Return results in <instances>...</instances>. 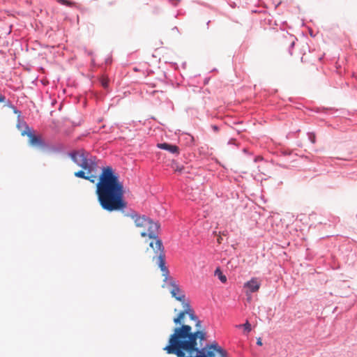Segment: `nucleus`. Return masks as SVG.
Listing matches in <instances>:
<instances>
[{"label":"nucleus","mask_w":357,"mask_h":357,"mask_svg":"<svg viewBox=\"0 0 357 357\" xmlns=\"http://www.w3.org/2000/svg\"><path fill=\"white\" fill-rule=\"evenodd\" d=\"M206 340L204 330L192 332L190 326L182 324L174 329L164 350L168 354H175L177 357H215V352L220 357H227L226 351L215 342L203 346L202 342Z\"/></svg>","instance_id":"nucleus-1"},{"label":"nucleus","mask_w":357,"mask_h":357,"mask_svg":"<svg viewBox=\"0 0 357 357\" xmlns=\"http://www.w3.org/2000/svg\"><path fill=\"white\" fill-rule=\"evenodd\" d=\"M70 158L75 163L91 174L96 167L94 159L89 158V154L83 150L74 151L70 153Z\"/></svg>","instance_id":"nucleus-4"},{"label":"nucleus","mask_w":357,"mask_h":357,"mask_svg":"<svg viewBox=\"0 0 357 357\" xmlns=\"http://www.w3.org/2000/svg\"><path fill=\"white\" fill-rule=\"evenodd\" d=\"M168 276L167 279H164L165 282H167L168 280ZM169 284L172 286V289L170 293L173 297H174L177 301H179L183 303V304L185 303V294L180 289L179 287L176 284L175 281L172 278H169Z\"/></svg>","instance_id":"nucleus-5"},{"label":"nucleus","mask_w":357,"mask_h":357,"mask_svg":"<svg viewBox=\"0 0 357 357\" xmlns=\"http://www.w3.org/2000/svg\"><path fill=\"white\" fill-rule=\"evenodd\" d=\"M100 83L102 84V86L106 89L108 87V85H109V79L108 77H105V76H102L101 78H100Z\"/></svg>","instance_id":"nucleus-14"},{"label":"nucleus","mask_w":357,"mask_h":357,"mask_svg":"<svg viewBox=\"0 0 357 357\" xmlns=\"http://www.w3.org/2000/svg\"><path fill=\"white\" fill-rule=\"evenodd\" d=\"M6 100V97L3 95H0V102H3Z\"/></svg>","instance_id":"nucleus-17"},{"label":"nucleus","mask_w":357,"mask_h":357,"mask_svg":"<svg viewBox=\"0 0 357 357\" xmlns=\"http://www.w3.org/2000/svg\"><path fill=\"white\" fill-rule=\"evenodd\" d=\"M172 167L176 172L182 173L184 167L183 166H180L178 163L173 162L172 164Z\"/></svg>","instance_id":"nucleus-13"},{"label":"nucleus","mask_w":357,"mask_h":357,"mask_svg":"<svg viewBox=\"0 0 357 357\" xmlns=\"http://www.w3.org/2000/svg\"><path fill=\"white\" fill-rule=\"evenodd\" d=\"M215 275L218 276L219 280L222 283H225L227 282V277L225 275H223L222 272L219 268H216V270L215 271Z\"/></svg>","instance_id":"nucleus-12"},{"label":"nucleus","mask_w":357,"mask_h":357,"mask_svg":"<svg viewBox=\"0 0 357 357\" xmlns=\"http://www.w3.org/2000/svg\"><path fill=\"white\" fill-rule=\"evenodd\" d=\"M184 310L180 312L176 317L174 319V322L175 324H181L183 322V319L185 315L186 314V307H183Z\"/></svg>","instance_id":"nucleus-10"},{"label":"nucleus","mask_w":357,"mask_h":357,"mask_svg":"<svg viewBox=\"0 0 357 357\" xmlns=\"http://www.w3.org/2000/svg\"><path fill=\"white\" fill-rule=\"evenodd\" d=\"M183 307H186V314H188L192 320H197V317L195 314L193 310L191 309L190 305L188 303H184Z\"/></svg>","instance_id":"nucleus-11"},{"label":"nucleus","mask_w":357,"mask_h":357,"mask_svg":"<svg viewBox=\"0 0 357 357\" xmlns=\"http://www.w3.org/2000/svg\"><path fill=\"white\" fill-rule=\"evenodd\" d=\"M75 176L78 178H82L86 180H89L91 182H94V176L91 174H88L86 172H84L83 170H79L76 172H75Z\"/></svg>","instance_id":"nucleus-9"},{"label":"nucleus","mask_w":357,"mask_h":357,"mask_svg":"<svg viewBox=\"0 0 357 357\" xmlns=\"http://www.w3.org/2000/svg\"><path fill=\"white\" fill-rule=\"evenodd\" d=\"M60 2L62 3V4H65V5H69L70 4L67 0H60Z\"/></svg>","instance_id":"nucleus-18"},{"label":"nucleus","mask_w":357,"mask_h":357,"mask_svg":"<svg viewBox=\"0 0 357 357\" xmlns=\"http://www.w3.org/2000/svg\"><path fill=\"white\" fill-rule=\"evenodd\" d=\"M261 287V282L257 278H252L250 280L244 284V287L247 288L250 293L258 291Z\"/></svg>","instance_id":"nucleus-6"},{"label":"nucleus","mask_w":357,"mask_h":357,"mask_svg":"<svg viewBox=\"0 0 357 357\" xmlns=\"http://www.w3.org/2000/svg\"><path fill=\"white\" fill-rule=\"evenodd\" d=\"M196 321V327L197 328H201V326H202V322L200 320H199L198 319H197Z\"/></svg>","instance_id":"nucleus-16"},{"label":"nucleus","mask_w":357,"mask_h":357,"mask_svg":"<svg viewBox=\"0 0 357 357\" xmlns=\"http://www.w3.org/2000/svg\"><path fill=\"white\" fill-rule=\"evenodd\" d=\"M242 326L246 331L250 332L251 331V325L248 321Z\"/></svg>","instance_id":"nucleus-15"},{"label":"nucleus","mask_w":357,"mask_h":357,"mask_svg":"<svg viewBox=\"0 0 357 357\" xmlns=\"http://www.w3.org/2000/svg\"><path fill=\"white\" fill-rule=\"evenodd\" d=\"M29 137V142L33 146L42 147L44 146V142L40 136L33 134L31 131L26 132Z\"/></svg>","instance_id":"nucleus-7"},{"label":"nucleus","mask_w":357,"mask_h":357,"mask_svg":"<svg viewBox=\"0 0 357 357\" xmlns=\"http://www.w3.org/2000/svg\"><path fill=\"white\" fill-rule=\"evenodd\" d=\"M128 215L133 220L135 227L139 229L140 235L142 237L148 236L151 239L149 246L155 254L153 257V260L156 259L158 267L160 268L162 275L165 276L166 280L169 272L165 266V253L162 242L158 237L160 225L145 215H141L136 213Z\"/></svg>","instance_id":"nucleus-3"},{"label":"nucleus","mask_w":357,"mask_h":357,"mask_svg":"<svg viewBox=\"0 0 357 357\" xmlns=\"http://www.w3.org/2000/svg\"><path fill=\"white\" fill-rule=\"evenodd\" d=\"M257 344L259 345V346H261L262 345L261 339L260 337L257 339Z\"/></svg>","instance_id":"nucleus-19"},{"label":"nucleus","mask_w":357,"mask_h":357,"mask_svg":"<svg viewBox=\"0 0 357 357\" xmlns=\"http://www.w3.org/2000/svg\"><path fill=\"white\" fill-rule=\"evenodd\" d=\"M157 146L159 149L166 150L172 153L178 154V153H179V149L176 145H172V144H169L167 143H161V144H158Z\"/></svg>","instance_id":"nucleus-8"},{"label":"nucleus","mask_w":357,"mask_h":357,"mask_svg":"<svg viewBox=\"0 0 357 357\" xmlns=\"http://www.w3.org/2000/svg\"><path fill=\"white\" fill-rule=\"evenodd\" d=\"M213 128L214 130H218V127L216 126H214Z\"/></svg>","instance_id":"nucleus-20"},{"label":"nucleus","mask_w":357,"mask_h":357,"mask_svg":"<svg viewBox=\"0 0 357 357\" xmlns=\"http://www.w3.org/2000/svg\"><path fill=\"white\" fill-rule=\"evenodd\" d=\"M96 194L101 207L107 211L123 210L127 206L123 199L124 189L119 176L109 167H103L96 185Z\"/></svg>","instance_id":"nucleus-2"}]
</instances>
